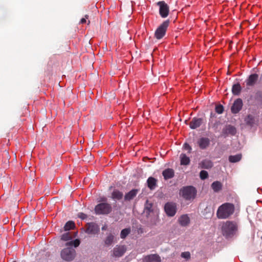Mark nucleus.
I'll return each instance as SVG.
<instances>
[{"instance_id":"nucleus-1","label":"nucleus","mask_w":262,"mask_h":262,"mask_svg":"<svg viewBox=\"0 0 262 262\" xmlns=\"http://www.w3.org/2000/svg\"><path fill=\"white\" fill-rule=\"evenodd\" d=\"M234 209L233 204L225 203L219 207L216 212L217 217L219 219H227L234 213Z\"/></svg>"},{"instance_id":"nucleus-2","label":"nucleus","mask_w":262,"mask_h":262,"mask_svg":"<svg viewBox=\"0 0 262 262\" xmlns=\"http://www.w3.org/2000/svg\"><path fill=\"white\" fill-rule=\"evenodd\" d=\"M238 229L237 223L234 221H227L223 224L222 232L226 238L232 237L236 233Z\"/></svg>"},{"instance_id":"nucleus-3","label":"nucleus","mask_w":262,"mask_h":262,"mask_svg":"<svg viewBox=\"0 0 262 262\" xmlns=\"http://www.w3.org/2000/svg\"><path fill=\"white\" fill-rule=\"evenodd\" d=\"M196 192L195 188L192 186L184 187L180 190V193L186 200H193L195 198Z\"/></svg>"},{"instance_id":"nucleus-4","label":"nucleus","mask_w":262,"mask_h":262,"mask_svg":"<svg viewBox=\"0 0 262 262\" xmlns=\"http://www.w3.org/2000/svg\"><path fill=\"white\" fill-rule=\"evenodd\" d=\"M112 210L111 204L106 203H101L95 206V212L97 214H108Z\"/></svg>"},{"instance_id":"nucleus-5","label":"nucleus","mask_w":262,"mask_h":262,"mask_svg":"<svg viewBox=\"0 0 262 262\" xmlns=\"http://www.w3.org/2000/svg\"><path fill=\"white\" fill-rule=\"evenodd\" d=\"M169 25V20H165L156 29L155 32V37L157 39H161L165 35L167 29Z\"/></svg>"},{"instance_id":"nucleus-6","label":"nucleus","mask_w":262,"mask_h":262,"mask_svg":"<svg viewBox=\"0 0 262 262\" xmlns=\"http://www.w3.org/2000/svg\"><path fill=\"white\" fill-rule=\"evenodd\" d=\"M76 251L71 247H67L63 249L60 253L61 258L68 261H72L75 257Z\"/></svg>"},{"instance_id":"nucleus-7","label":"nucleus","mask_w":262,"mask_h":262,"mask_svg":"<svg viewBox=\"0 0 262 262\" xmlns=\"http://www.w3.org/2000/svg\"><path fill=\"white\" fill-rule=\"evenodd\" d=\"M176 204L172 202H167L165 204L164 210L168 216H173L177 212Z\"/></svg>"},{"instance_id":"nucleus-8","label":"nucleus","mask_w":262,"mask_h":262,"mask_svg":"<svg viewBox=\"0 0 262 262\" xmlns=\"http://www.w3.org/2000/svg\"><path fill=\"white\" fill-rule=\"evenodd\" d=\"M157 4L159 7L160 16L162 18L167 17L169 12V8L168 5L164 1H160Z\"/></svg>"},{"instance_id":"nucleus-9","label":"nucleus","mask_w":262,"mask_h":262,"mask_svg":"<svg viewBox=\"0 0 262 262\" xmlns=\"http://www.w3.org/2000/svg\"><path fill=\"white\" fill-rule=\"evenodd\" d=\"M236 133V129L234 126L231 125H226L222 129L221 136L226 138L229 135L234 136Z\"/></svg>"},{"instance_id":"nucleus-10","label":"nucleus","mask_w":262,"mask_h":262,"mask_svg":"<svg viewBox=\"0 0 262 262\" xmlns=\"http://www.w3.org/2000/svg\"><path fill=\"white\" fill-rule=\"evenodd\" d=\"M85 228V232L89 234H96L99 231L98 225L93 222L87 223Z\"/></svg>"},{"instance_id":"nucleus-11","label":"nucleus","mask_w":262,"mask_h":262,"mask_svg":"<svg viewBox=\"0 0 262 262\" xmlns=\"http://www.w3.org/2000/svg\"><path fill=\"white\" fill-rule=\"evenodd\" d=\"M126 251L125 246L117 245L113 250V256L120 257L122 256Z\"/></svg>"},{"instance_id":"nucleus-12","label":"nucleus","mask_w":262,"mask_h":262,"mask_svg":"<svg viewBox=\"0 0 262 262\" xmlns=\"http://www.w3.org/2000/svg\"><path fill=\"white\" fill-rule=\"evenodd\" d=\"M143 262H161V257L157 254H151L144 256Z\"/></svg>"},{"instance_id":"nucleus-13","label":"nucleus","mask_w":262,"mask_h":262,"mask_svg":"<svg viewBox=\"0 0 262 262\" xmlns=\"http://www.w3.org/2000/svg\"><path fill=\"white\" fill-rule=\"evenodd\" d=\"M243 101L240 98L237 99L233 103L231 107V112L233 114L238 113L243 107Z\"/></svg>"},{"instance_id":"nucleus-14","label":"nucleus","mask_w":262,"mask_h":262,"mask_svg":"<svg viewBox=\"0 0 262 262\" xmlns=\"http://www.w3.org/2000/svg\"><path fill=\"white\" fill-rule=\"evenodd\" d=\"M203 118L194 117L189 123V127L192 129H196L203 124Z\"/></svg>"},{"instance_id":"nucleus-15","label":"nucleus","mask_w":262,"mask_h":262,"mask_svg":"<svg viewBox=\"0 0 262 262\" xmlns=\"http://www.w3.org/2000/svg\"><path fill=\"white\" fill-rule=\"evenodd\" d=\"M258 79V75L257 74L250 75L246 80V85L249 86H253L256 83Z\"/></svg>"},{"instance_id":"nucleus-16","label":"nucleus","mask_w":262,"mask_h":262,"mask_svg":"<svg viewBox=\"0 0 262 262\" xmlns=\"http://www.w3.org/2000/svg\"><path fill=\"white\" fill-rule=\"evenodd\" d=\"M139 190L138 189H133L126 193L124 195L125 201H130L134 199L139 192Z\"/></svg>"},{"instance_id":"nucleus-17","label":"nucleus","mask_w":262,"mask_h":262,"mask_svg":"<svg viewBox=\"0 0 262 262\" xmlns=\"http://www.w3.org/2000/svg\"><path fill=\"white\" fill-rule=\"evenodd\" d=\"M190 218L187 214H183L178 219V223L183 227L188 226L190 223Z\"/></svg>"},{"instance_id":"nucleus-18","label":"nucleus","mask_w":262,"mask_h":262,"mask_svg":"<svg viewBox=\"0 0 262 262\" xmlns=\"http://www.w3.org/2000/svg\"><path fill=\"white\" fill-rule=\"evenodd\" d=\"M198 144L201 149H205L209 146L210 140L208 138L202 137L198 140Z\"/></svg>"},{"instance_id":"nucleus-19","label":"nucleus","mask_w":262,"mask_h":262,"mask_svg":"<svg viewBox=\"0 0 262 262\" xmlns=\"http://www.w3.org/2000/svg\"><path fill=\"white\" fill-rule=\"evenodd\" d=\"M174 170L171 168H167L163 171L162 175L164 179L168 180L174 177Z\"/></svg>"},{"instance_id":"nucleus-20","label":"nucleus","mask_w":262,"mask_h":262,"mask_svg":"<svg viewBox=\"0 0 262 262\" xmlns=\"http://www.w3.org/2000/svg\"><path fill=\"white\" fill-rule=\"evenodd\" d=\"M199 166L201 168L210 169L213 166V163L209 160L205 159L199 163Z\"/></svg>"},{"instance_id":"nucleus-21","label":"nucleus","mask_w":262,"mask_h":262,"mask_svg":"<svg viewBox=\"0 0 262 262\" xmlns=\"http://www.w3.org/2000/svg\"><path fill=\"white\" fill-rule=\"evenodd\" d=\"M157 180L155 178L151 177L148 178L147 180L148 188L151 190L154 189L157 186Z\"/></svg>"},{"instance_id":"nucleus-22","label":"nucleus","mask_w":262,"mask_h":262,"mask_svg":"<svg viewBox=\"0 0 262 262\" xmlns=\"http://www.w3.org/2000/svg\"><path fill=\"white\" fill-rule=\"evenodd\" d=\"M123 193L122 192L120 191L119 190L115 189L112 193V198L113 200H120L122 199Z\"/></svg>"},{"instance_id":"nucleus-23","label":"nucleus","mask_w":262,"mask_h":262,"mask_svg":"<svg viewBox=\"0 0 262 262\" xmlns=\"http://www.w3.org/2000/svg\"><path fill=\"white\" fill-rule=\"evenodd\" d=\"M180 163L182 165H188L190 163V159L185 154H182L180 156Z\"/></svg>"},{"instance_id":"nucleus-24","label":"nucleus","mask_w":262,"mask_h":262,"mask_svg":"<svg viewBox=\"0 0 262 262\" xmlns=\"http://www.w3.org/2000/svg\"><path fill=\"white\" fill-rule=\"evenodd\" d=\"M211 187L214 192H217L222 189V184L219 181H215L212 183Z\"/></svg>"},{"instance_id":"nucleus-25","label":"nucleus","mask_w":262,"mask_h":262,"mask_svg":"<svg viewBox=\"0 0 262 262\" xmlns=\"http://www.w3.org/2000/svg\"><path fill=\"white\" fill-rule=\"evenodd\" d=\"M242 90V88L239 83H237L233 85L232 88V92L234 95H238Z\"/></svg>"},{"instance_id":"nucleus-26","label":"nucleus","mask_w":262,"mask_h":262,"mask_svg":"<svg viewBox=\"0 0 262 262\" xmlns=\"http://www.w3.org/2000/svg\"><path fill=\"white\" fill-rule=\"evenodd\" d=\"M114 238L115 237L113 234H109L104 240L105 245L107 246L111 245L114 242Z\"/></svg>"},{"instance_id":"nucleus-27","label":"nucleus","mask_w":262,"mask_h":262,"mask_svg":"<svg viewBox=\"0 0 262 262\" xmlns=\"http://www.w3.org/2000/svg\"><path fill=\"white\" fill-rule=\"evenodd\" d=\"M242 159V155L237 154L234 156H230L229 157V161L231 163H236Z\"/></svg>"},{"instance_id":"nucleus-28","label":"nucleus","mask_w":262,"mask_h":262,"mask_svg":"<svg viewBox=\"0 0 262 262\" xmlns=\"http://www.w3.org/2000/svg\"><path fill=\"white\" fill-rule=\"evenodd\" d=\"M245 122L247 125H249L250 126H253L255 122V120L254 117H253L251 115H249L246 118H245Z\"/></svg>"},{"instance_id":"nucleus-29","label":"nucleus","mask_w":262,"mask_h":262,"mask_svg":"<svg viewBox=\"0 0 262 262\" xmlns=\"http://www.w3.org/2000/svg\"><path fill=\"white\" fill-rule=\"evenodd\" d=\"M75 227V223L73 221H68L66 223L64 226V229L65 231H69L73 229Z\"/></svg>"},{"instance_id":"nucleus-30","label":"nucleus","mask_w":262,"mask_h":262,"mask_svg":"<svg viewBox=\"0 0 262 262\" xmlns=\"http://www.w3.org/2000/svg\"><path fill=\"white\" fill-rule=\"evenodd\" d=\"M80 242L79 239H76L74 241H70L69 242H68L66 244V246H74L75 247H77L80 245Z\"/></svg>"},{"instance_id":"nucleus-31","label":"nucleus","mask_w":262,"mask_h":262,"mask_svg":"<svg viewBox=\"0 0 262 262\" xmlns=\"http://www.w3.org/2000/svg\"><path fill=\"white\" fill-rule=\"evenodd\" d=\"M130 230L129 228H125L121 231L120 237L121 238H125L130 233Z\"/></svg>"},{"instance_id":"nucleus-32","label":"nucleus","mask_w":262,"mask_h":262,"mask_svg":"<svg viewBox=\"0 0 262 262\" xmlns=\"http://www.w3.org/2000/svg\"><path fill=\"white\" fill-rule=\"evenodd\" d=\"M72 238V236L69 232H67L61 235V239L63 241H67Z\"/></svg>"},{"instance_id":"nucleus-33","label":"nucleus","mask_w":262,"mask_h":262,"mask_svg":"<svg viewBox=\"0 0 262 262\" xmlns=\"http://www.w3.org/2000/svg\"><path fill=\"white\" fill-rule=\"evenodd\" d=\"M200 177L202 180H205L208 177V173L205 170H202L200 173Z\"/></svg>"},{"instance_id":"nucleus-34","label":"nucleus","mask_w":262,"mask_h":262,"mask_svg":"<svg viewBox=\"0 0 262 262\" xmlns=\"http://www.w3.org/2000/svg\"><path fill=\"white\" fill-rule=\"evenodd\" d=\"M215 111L219 114H222L224 111V107L222 105H218L215 107Z\"/></svg>"},{"instance_id":"nucleus-35","label":"nucleus","mask_w":262,"mask_h":262,"mask_svg":"<svg viewBox=\"0 0 262 262\" xmlns=\"http://www.w3.org/2000/svg\"><path fill=\"white\" fill-rule=\"evenodd\" d=\"M181 256L183 258L188 259L190 257V254L189 252H184L181 253Z\"/></svg>"},{"instance_id":"nucleus-36","label":"nucleus","mask_w":262,"mask_h":262,"mask_svg":"<svg viewBox=\"0 0 262 262\" xmlns=\"http://www.w3.org/2000/svg\"><path fill=\"white\" fill-rule=\"evenodd\" d=\"M77 216L82 220H85L87 218V215L83 212L78 213Z\"/></svg>"},{"instance_id":"nucleus-37","label":"nucleus","mask_w":262,"mask_h":262,"mask_svg":"<svg viewBox=\"0 0 262 262\" xmlns=\"http://www.w3.org/2000/svg\"><path fill=\"white\" fill-rule=\"evenodd\" d=\"M183 147L185 148V149L188 150L189 153L191 152V147L188 143H185L184 144Z\"/></svg>"},{"instance_id":"nucleus-38","label":"nucleus","mask_w":262,"mask_h":262,"mask_svg":"<svg viewBox=\"0 0 262 262\" xmlns=\"http://www.w3.org/2000/svg\"><path fill=\"white\" fill-rule=\"evenodd\" d=\"M89 16L88 15H85L84 17L81 19L80 21V23L81 24H84L86 23V19L89 18Z\"/></svg>"},{"instance_id":"nucleus-39","label":"nucleus","mask_w":262,"mask_h":262,"mask_svg":"<svg viewBox=\"0 0 262 262\" xmlns=\"http://www.w3.org/2000/svg\"><path fill=\"white\" fill-rule=\"evenodd\" d=\"M152 207V205L151 204H147L146 206L145 207V208L146 210H147L149 212H150L151 211V208Z\"/></svg>"},{"instance_id":"nucleus-40","label":"nucleus","mask_w":262,"mask_h":262,"mask_svg":"<svg viewBox=\"0 0 262 262\" xmlns=\"http://www.w3.org/2000/svg\"><path fill=\"white\" fill-rule=\"evenodd\" d=\"M90 24V20H88V25H89Z\"/></svg>"},{"instance_id":"nucleus-41","label":"nucleus","mask_w":262,"mask_h":262,"mask_svg":"<svg viewBox=\"0 0 262 262\" xmlns=\"http://www.w3.org/2000/svg\"><path fill=\"white\" fill-rule=\"evenodd\" d=\"M13 262H16V261H13Z\"/></svg>"}]
</instances>
